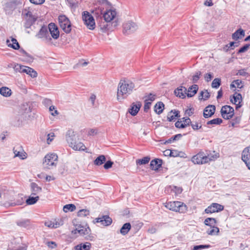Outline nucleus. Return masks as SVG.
<instances>
[{
	"label": "nucleus",
	"mask_w": 250,
	"mask_h": 250,
	"mask_svg": "<svg viewBox=\"0 0 250 250\" xmlns=\"http://www.w3.org/2000/svg\"><path fill=\"white\" fill-rule=\"evenodd\" d=\"M244 36L245 31L242 28H239L232 34V39L236 41L238 39H242Z\"/></svg>",
	"instance_id": "24"
},
{
	"label": "nucleus",
	"mask_w": 250,
	"mask_h": 250,
	"mask_svg": "<svg viewBox=\"0 0 250 250\" xmlns=\"http://www.w3.org/2000/svg\"><path fill=\"white\" fill-rule=\"evenodd\" d=\"M24 17L26 20L24 23V27L26 28H30L36 21L37 19L33 15L31 11H27L24 14Z\"/></svg>",
	"instance_id": "10"
},
{
	"label": "nucleus",
	"mask_w": 250,
	"mask_h": 250,
	"mask_svg": "<svg viewBox=\"0 0 250 250\" xmlns=\"http://www.w3.org/2000/svg\"><path fill=\"white\" fill-rule=\"evenodd\" d=\"M89 214V211L85 209H82L78 212V216L79 217H85Z\"/></svg>",
	"instance_id": "48"
},
{
	"label": "nucleus",
	"mask_w": 250,
	"mask_h": 250,
	"mask_svg": "<svg viewBox=\"0 0 250 250\" xmlns=\"http://www.w3.org/2000/svg\"><path fill=\"white\" fill-rule=\"evenodd\" d=\"M163 161L161 159H155L150 162V167L152 170H158L162 166Z\"/></svg>",
	"instance_id": "20"
},
{
	"label": "nucleus",
	"mask_w": 250,
	"mask_h": 250,
	"mask_svg": "<svg viewBox=\"0 0 250 250\" xmlns=\"http://www.w3.org/2000/svg\"><path fill=\"white\" fill-rule=\"evenodd\" d=\"M210 97V94L208 91V90H205V91H202L199 94V100H207Z\"/></svg>",
	"instance_id": "36"
},
{
	"label": "nucleus",
	"mask_w": 250,
	"mask_h": 250,
	"mask_svg": "<svg viewBox=\"0 0 250 250\" xmlns=\"http://www.w3.org/2000/svg\"><path fill=\"white\" fill-rule=\"evenodd\" d=\"M0 94L4 97H10L12 94L11 90L7 87H2L0 88Z\"/></svg>",
	"instance_id": "31"
},
{
	"label": "nucleus",
	"mask_w": 250,
	"mask_h": 250,
	"mask_svg": "<svg viewBox=\"0 0 250 250\" xmlns=\"http://www.w3.org/2000/svg\"><path fill=\"white\" fill-rule=\"evenodd\" d=\"M242 160L250 170V146L246 147L242 151Z\"/></svg>",
	"instance_id": "13"
},
{
	"label": "nucleus",
	"mask_w": 250,
	"mask_h": 250,
	"mask_svg": "<svg viewBox=\"0 0 250 250\" xmlns=\"http://www.w3.org/2000/svg\"><path fill=\"white\" fill-rule=\"evenodd\" d=\"M66 140L69 146L72 148L74 145L76 144L77 140V136L74 131L72 130H68L66 134Z\"/></svg>",
	"instance_id": "14"
},
{
	"label": "nucleus",
	"mask_w": 250,
	"mask_h": 250,
	"mask_svg": "<svg viewBox=\"0 0 250 250\" xmlns=\"http://www.w3.org/2000/svg\"><path fill=\"white\" fill-rule=\"evenodd\" d=\"M213 78V76L211 73H207L205 76V79L207 82L210 81Z\"/></svg>",
	"instance_id": "64"
},
{
	"label": "nucleus",
	"mask_w": 250,
	"mask_h": 250,
	"mask_svg": "<svg viewBox=\"0 0 250 250\" xmlns=\"http://www.w3.org/2000/svg\"><path fill=\"white\" fill-rule=\"evenodd\" d=\"M124 32L127 34L135 32L138 28L137 24L132 21L125 23L123 25Z\"/></svg>",
	"instance_id": "12"
},
{
	"label": "nucleus",
	"mask_w": 250,
	"mask_h": 250,
	"mask_svg": "<svg viewBox=\"0 0 250 250\" xmlns=\"http://www.w3.org/2000/svg\"><path fill=\"white\" fill-rule=\"evenodd\" d=\"M155 99V95L152 94L151 93H150L147 97V99L145 100H148L149 102L152 103L153 101H154Z\"/></svg>",
	"instance_id": "60"
},
{
	"label": "nucleus",
	"mask_w": 250,
	"mask_h": 250,
	"mask_svg": "<svg viewBox=\"0 0 250 250\" xmlns=\"http://www.w3.org/2000/svg\"><path fill=\"white\" fill-rule=\"evenodd\" d=\"M57 160L58 156L56 154H48L45 156L43 163L45 164L47 168H50L51 166H56Z\"/></svg>",
	"instance_id": "9"
},
{
	"label": "nucleus",
	"mask_w": 250,
	"mask_h": 250,
	"mask_svg": "<svg viewBox=\"0 0 250 250\" xmlns=\"http://www.w3.org/2000/svg\"><path fill=\"white\" fill-rule=\"evenodd\" d=\"M11 42H12V44L9 43V42H10L9 40H7L6 42L8 46L11 47L12 48L16 50L20 49V45L16 39L12 38Z\"/></svg>",
	"instance_id": "30"
},
{
	"label": "nucleus",
	"mask_w": 250,
	"mask_h": 250,
	"mask_svg": "<svg viewBox=\"0 0 250 250\" xmlns=\"http://www.w3.org/2000/svg\"><path fill=\"white\" fill-rule=\"evenodd\" d=\"M17 225L23 228H26L30 225V220L28 219H22L16 222Z\"/></svg>",
	"instance_id": "28"
},
{
	"label": "nucleus",
	"mask_w": 250,
	"mask_h": 250,
	"mask_svg": "<svg viewBox=\"0 0 250 250\" xmlns=\"http://www.w3.org/2000/svg\"><path fill=\"white\" fill-rule=\"evenodd\" d=\"M31 189L32 191L31 195H36L37 194L40 193L42 191V188L41 187H39L36 183H31L30 184Z\"/></svg>",
	"instance_id": "25"
},
{
	"label": "nucleus",
	"mask_w": 250,
	"mask_h": 250,
	"mask_svg": "<svg viewBox=\"0 0 250 250\" xmlns=\"http://www.w3.org/2000/svg\"><path fill=\"white\" fill-rule=\"evenodd\" d=\"M221 85V79L219 78H215L213 80L211 83V86L213 88H217Z\"/></svg>",
	"instance_id": "46"
},
{
	"label": "nucleus",
	"mask_w": 250,
	"mask_h": 250,
	"mask_svg": "<svg viewBox=\"0 0 250 250\" xmlns=\"http://www.w3.org/2000/svg\"><path fill=\"white\" fill-rule=\"evenodd\" d=\"M165 206L170 210L178 212L180 213L186 212L188 209L187 206L184 203L179 201L166 203Z\"/></svg>",
	"instance_id": "4"
},
{
	"label": "nucleus",
	"mask_w": 250,
	"mask_h": 250,
	"mask_svg": "<svg viewBox=\"0 0 250 250\" xmlns=\"http://www.w3.org/2000/svg\"><path fill=\"white\" fill-rule=\"evenodd\" d=\"M36 37L40 39L44 38L45 40L47 41H50L51 40V38L48 32V28L44 26H42L38 33L36 35Z\"/></svg>",
	"instance_id": "17"
},
{
	"label": "nucleus",
	"mask_w": 250,
	"mask_h": 250,
	"mask_svg": "<svg viewBox=\"0 0 250 250\" xmlns=\"http://www.w3.org/2000/svg\"><path fill=\"white\" fill-rule=\"evenodd\" d=\"M187 91V89L185 87L180 86L175 89L174 93L177 97L182 99H184L186 98Z\"/></svg>",
	"instance_id": "19"
},
{
	"label": "nucleus",
	"mask_w": 250,
	"mask_h": 250,
	"mask_svg": "<svg viewBox=\"0 0 250 250\" xmlns=\"http://www.w3.org/2000/svg\"><path fill=\"white\" fill-rule=\"evenodd\" d=\"M250 46V44H246L239 49V50L238 51V53H242L247 51L249 49Z\"/></svg>",
	"instance_id": "54"
},
{
	"label": "nucleus",
	"mask_w": 250,
	"mask_h": 250,
	"mask_svg": "<svg viewBox=\"0 0 250 250\" xmlns=\"http://www.w3.org/2000/svg\"><path fill=\"white\" fill-rule=\"evenodd\" d=\"M223 120L221 118H216L212 119L210 121H208L207 123V124L208 125H220L221 123H222Z\"/></svg>",
	"instance_id": "45"
},
{
	"label": "nucleus",
	"mask_w": 250,
	"mask_h": 250,
	"mask_svg": "<svg viewBox=\"0 0 250 250\" xmlns=\"http://www.w3.org/2000/svg\"><path fill=\"white\" fill-rule=\"evenodd\" d=\"M175 126L178 128H184L186 127L185 125H184L182 121H177L175 124Z\"/></svg>",
	"instance_id": "55"
},
{
	"label": "nucleus",
	"mask_w": 250,
	"mask_h": 250,
	"mask_svg": "<svg viewBox=\"0 0 250 250\" xmlns=\"http://www.w3.org/2000/svg\"><path fill=\"white\" fill-rule=\"evenodd\" d=\"M97 4H98V10L100 12L104 8V7L106 9L109 8L110 7V2L107 0H96Z\"/></svg>",
	"instance_id": "22"
},
{
	"label": "nucleus",
	"mask_w": 250,
	"mask_h": 250,
	"mask_svg": "<svg viewBox=\"0 0 250 250\" xmlns=\"http://www.w3.org/2000/svg\"><path fill=\"white\" fill-rule=\"evenodd\" d=\"M180 117V111L176 110H171L167 115V120L169 122L174 121L176 118Z\"/></svg>",
	"instance_id": "21"
},
{
	"label": "nucleus",
	"mask_w": 250,
	"mask_h": 250,
	"mask_svg": "<svg viewBox=\"0 0 250 250\" xmlns=\"http://www.w3.org/2000/svg\"><path fill=\"white\" fill-rule=\"evenodd\" d=\"M169 155L172 157H177L180 156V153L176 150H171L169 151Z\"/></svg>",
	"instance_id": "62"
},
{
	"label": "nucleus",
	"mask_w": 250,
	"mask_h": 250,
	"mask_svg": "<svg viewBox=\"0 0 250 250\" xmlns=\"http://www.w3.org/2000/svg\"><path fill=\"white\" fill-rule=\"evenodd\" d=\"M234 110L230 105L223 106L221 109V113L222 117L225 120H229L234 116Z\"/></svg>",
	"instance_id": "8"
},
{
	"label": "nucleus",
	"mask_w": 250,
	"mask_h": 250,
	"mask_svg": "<svg viewBox=\"0 0 250 250\" xmlns=\"http://www.w3.org/2000/svg\"><path fill=\"white\" fill-rule=\"evenodd\" d=\"M211 247L209 245H200L194 246L192 250H201L204 249H208Z\"/></svg>",
	"instance_id": "47"
},
{
	"label": "nucleus",
	"mask_w": 250,
	"mask_h": 250,
	"mask_svg": "<svg viewBox=\"0 0 250 250\" xmlns=\"http://www.w3.org/2000/svg\"><path fill=\"white\" fill-rule=\"evenodd\" d=\"M91 248V244L88 242L81 243L75 246L76 250H89Z\"/></svg>",
	"instance_id": "29"
},
{
	"label": "nucleus",
	"mask_w": 250,
	"mask_h": 250,
	"mask_svg": "<svg viewBox=\"0 0 250 250\" xmlns=\"http://www.w3.org/2000/svg\"><path fill=\"white\" fill-rule=\"evenodd\" d=\"M56 108L55 107V106H53V105H51L49 107V110L50 111H53V110H55L54 112H52L51 113V115L55 116L56 115H57L59 114V112L58 111H57V110L55 109Z\"/></svg>",
	"instance_id": "61"
},
{
	"label": "nucleus",
	"mask_w": 250,
	"mask_h": 250,
	"mask_svg": "<svg viewBox=\"0 0 250 250\" xmlns=\"http://www.w3.org/2000/svg\"><path fill=\"white\" fill-rule=\"evenodd\" d=\"M76 209V206L72 204L65 205L63 206V210L65 212H67L68 211H73Z\"/></svg>",
	"instance_id": "41"
},
{
	"label": "nucleus",
	"mask_w": 250,
	"mask_h": 250,
	"mask_svg": "<svg viewBox=\"0 0 250 250\" xmlns=\"http://www.w3.org/2000/svg\"><path fill=\"white\" fill-rule=\"evenodd\" d=\"M44 225L45 226L49 228H55V224L54 221H48L45 222Z\"/></svg>",
	"instance_id": "58"
},
{
	"label": "nucleus",
	"mask_w": 250,
	"mask_h": 250,
	"mask_svg": "<svg viewBox=\"0 0 250 250\" xmlns=\"http://www.w3.org/2000/svg\"><path fill=\"white\" fill-rule=\"evenodd\" d=\"M233 83H234L236 87L239 88H242L243 87V85H241L242 81L240 80H236L233 81Z\"/></svg>",
	"instance_id": "59"
},
{
	"label": "nucleus",
	"mask_w": 250,
	"mask_h": 250,
	"mask_svg": "<svg viewBox=\"0 0 250 250\" xmlns=\"http://www.w3.org/2000/svg\"><path fill=\"white\" fill-rule=\"evenodd\" d=\"M101 15L97 18V22L101 30L103 32L112 30V27H116L118 25V22L115 21H112L116 15L115 10L106 9L105 12H100Z\"/></svg>",
	"instance_id": "1"
},
{
	"label": "nucleus",
	"mask_w": 250,
	"mask_h": 250,
	"mask_svg": "<svg viewBox=\"0 0 250 250\" xmlns=\"http://www.w3.org/2000/svg\"><path fill=\"white\" fill-rule=\"evenodd\" d=\"M233 100L232 99H230V101L232 103L234 104H236L237 101H242V95L240 93H235L233 96Z\"/></svg>",
	"instance_id": "43"
},
{
	"label": "nucleus",
	"mask_w": 250,
	"mask_h": 250,
	"mask_svg": "<svg viewBox=\"0 0 250 250\" xmlns=\"http://www.w3.org/2000/svg\"><path fill=\"white\" fill-rule=\"evenodd\" d=\"M240 121V118L239 117H235L234 119H233L231 121V125L234 126L235 125L239 124Z\"/></svg>",
	"instance_id": "63"
},
{
	"label": "nucleus",
	"mask_w": 250,
	"mask_h": 250,
	"mask_svg": "<svg viewBox=\"0 0 250 250\" xmlns=\"http://www.w3.org/2000/svg\"><path fill=\"white\" fill-rule=\"evenodd\" d=\"M72 148L75 150H82L83 151L86 149L85 146L81 142L78 144L76 143L73 146Z\"/></svg>",
	"instance_id": "38"
},
{
	"label": "nucleus",
	"mask_w": 250,
	"mask_h": 250,
	"mask_svg": "<svg viewBox=\"0 0 250 250\" xmlns=\"http://www.w3.org/2000/svg\"><path fill=\"white\" fill-rule=\"evenodd\" d=\"M83 20L87 27L89 29L93 30L95 27V22L92 16L87 11H84L82 15Z\"/></svg>",
	"instance_id": "7"
},
{
	"label": "nucleus",
	"mask_w": 250,
	"mask_h": 250,
	"mask_svg": "<svg viewBox=\"0 0 250 250\" xmlns=\"http://www.w3.org/2000/svg\"><path fill=\"white\" fill-rule=\"evenodd\" d=\"M182 135L181 134H178L174 136H173L170 138L168 139L166 141L164 144H170L171 142H173L174 141H176L177 140L180 139L182 137Z\"/></svg>",
	"instance_id": "42"
},
{
	"label": "nucleus",
	"mask_w": 250,
	"mask_h": 250,
	"mask_svg": "<svg viewBox=\"0 0 250 250\" xmlns=\"http://www.w3.org/2000/svg\"><path fill=\"white\" fill-rule=\"evenodd\" d=\"M150 157H145L141 159H138L136 160V164L137 165H145L146 164H147L149 161H150Z\"/></svg>",
	"instance_id": "44"
},
{
	"label": "nucleus",
	"mask_w": 250,
	"mask_h": 250,
	"mask_svg": "<svg viewBox=\"0 0 250 250\" xmlns=\"http://www.w3.org/2000/svg\"><path fill=\"white\" fill-rule=\"evenodd\" d=\"M113 164V162L111 161H107V162H105L104 165V167L105 169H108L110 168H111L112 167V165Z\"/></svg>",
	"instance_id": "57"
},
{
	"label": "nucleus",
	"mask_w": 250,
	"mask_h": 250,
	"mask_svg": "<svg viewBox=\"0 0 250 250\" xmlns=\"http://www.w3.org/2000/svg\"><path fill=\"white\" fill-rule=\"evenodd\" d=\"M90 231V230L89 227L87 228H84L83 227H79L78 228H77L74 230V233H76L77 232H78L81 235H85L86 234H88Z\"/></svg>",
	"instance_id": "34"
},
{
	"label": "nucleus",
	"mask_w": 250,
	"mask_h": 250,
	"mask_svg": "<svg viewBox=\"0 0 250 250\" xmlns=\"http://www.w3.org/2000/svg\"><path fill=\"white\" fill-rule=\"evenodd\" d=\"M19 49V52L21 53H22L24 56L26 57V60L28 62H32L34 58L33 57L28 54L26 51H25L23 48H20Z\"/></svg>",
	"instance_id": "40"
},
{
	"label": "nucleus",
	"mask_w": 250,
	"mask_h": 250,
	"mask_svg": "<svg viewBox=\"0 0 250 250\" xmlns=\"http://www.w3.org/2000/svg\"><path fill=\"white\" fill-rule=\"evenodd\" d=\"M60 27L66 33H69L71 30V24L69 20L65 15H61L58 18Z\"/></svg>",
	"instance_id": "5"
},
{
	"label": "nucleus",
	"mask_w": 250,
	"mask_h": 250,
	"mask_svg": "<svg viewBox=\"0 0 250 250\" xmlns=\"http://www.w3.org/2000/svg\"><path fill=\"white\" fill-rule=\"evenodd\" d=\"M224 206L218 203H212L209 206L206 208L205 212L206 213H212L218 212L224 209Z\"/></svg>",
	"instance_id": "11"
},
{
	"label": "nucleus",
	"mask_w": 250,
	"mask_h": 250,
	"mask_svg": "<svg viewBox=\"0 0 250 250\" xmlns=\"http://www.w3.org/2000/svg\"><path fill=\"white\" fill-rule=\"evenodd\" d=\"M94 223H101L104 226H109L112 222V219L108 215H103L101 217L96 218Z\"/></svg>",
	"instance_id": "15"
},
{
	"label": "nucleus",
	"mask_w": 250,
	"mask_h": 250,
	"mask_svg": "<svg viewBox=\"0 0 250 250\" xmlns=\"http://www.w3.org/2000/svg\"><path fill=\"white\" fill-rule=\"evenodd\" d=\"M134 87V83L130 81L121 79L118 85L117 100L121 101L126 98L132 92Z\"/></svg>",
	"instance_id": "2"
},
{
	"label": "nucleus",
	"mask_w": 250,
	"mask_h": 250,
	"mask_svg": "<svg viewBox=\"0 0 250 250\" xmlns=\"http://www.w3.org/2000/svg\"><path fill=\"white\" fill-rule=\"evenodd\" d=\"M164 104L162 102L157 103L154 107V111L158 114H160L162 113L164 109Z\"/></svg>",
	"instance_id": "27"
},
{
	"label": "nucleus",
	"mask_w": 250,
	"mask_h": 250,
	"mask_svg": "<svg viewBox=\"0 0 250 250\" xmlns=\"http://www.w3.org/2000/svg\"><path fill=\"white\" fill-rule=\"evenodd\" d=\"M13 152H14V153L15 154V157H19L21 158L22 159H24V158H26V157L25 156L24 154L23 155L24 157H23L22 156L23 153L22 152H21L20 151H18L17 150H16L15 147L13 148Z\"/></svg>",
	"instance_id": "50"
},
{
	"label": "nucleus",
	"mask_w": 250,
	"mask_h": 250,
	"mask_svg": "<svg viewBox=\"0 0 250 250\" xmlns=\"http://www.w3.org/2000/svg\"><path fill=\"white\" fill-rule=\"evenodd\" d=\"M131 229V225L130 223H126L123 225L121 229H120V233L123 235H125Z\"/></svg>",
	"instance_id": "32"
},
{
	"label": "nucleus",
	"mask_w": 250,
	"mask_h": 250,
	"mask_svg": "<svg viewBox=\"0 0 250 250\" xmlns=\"http://www.w3.org/2000/svg\"><path fill=\"white\" fill-rule=\"evenodd\" d=\"M48 28L51 35V37L54 39H57L60 36V32L57 25L53 22H51L48 24Z\"/></svg>",
	"instance_id": "16"
},
{
	"label": "nucleus",
	"mask_w": 250,
	"mask_h": 250,
	"mask_svg": "<svg viewBox=\"0 0 250 250\" xmlns=\"http://www.w3.org/2000/svg\"><path fill=\"white\" fill-rule=\"evenodd\" d=\"M216 223L217 221L216 219L214 218H207L204 221V224L206 226H208L210 227L215 226Z\"/></svg>",
	"instance_id": "35"
},
{
	"label": "nucleus",
	"mask_w": 250,
	"mask_h": 250,
	"mask_svg": "<svg viewBox=\"0 0 250 250\" xmlns=\"http://www.w3.org/2000/svg\"><path fill=\"white\" fill-rule=\"evenodd\" d=\"M15 69L16 71L21 73H25L30 75L32 78H36L37 76V73L33 68L24 65L17 64L15 66Z\"/></svg>",
	"instance_id": "6"
},
{
	"label": "nucleus",
	"mask_w": 250,
	"mask_h": 250,
	"mask_svg": "<svg viewBox=\"0 0 250 250\" xmlns=\"http://www.w3.org/2000/svg\"><path fill=\"white\" fill-rule=\"evenodd\" d=\"M198 90V86L197 84H193L191 86L189 87L188 89V92L187 93V95L188 97H193L196 93Z\"/></svg>",
	"instance_id": "26"
},
{
	"label": "nucleus",
	"mask_w": 250,
	"mask_h": 250,
	"mask_svg": "<svg viewBox=\"0 0 250 250\" xmlns=\"http://www.w3.org/2000/svg\"><path fill=\"white\" fill-rule=\"evenodd\" d=\"M39 199V197L37 196L36 197L29 196L26 200V203L27 205H33L35 204Z\"/></svg>",
	"instance_id": "39"
},
{
	"label": "nucleus",
	"mask_w": 250,
	"mask_h": 250,
	"mask_svg": "<svg viewBox=\"0 0 250 250\" xmlns=\"http://www.w3.org/2000/svg\"><path fill=\"white\" fill-rule=\"evenodd\" d=\"M210 229H208L207 232L208 235H218L219 232V229L217 227L213 226Z\"/></svg>",
	"instance_id": "37"
},
{
	"label": "nucleus",
	"mask_w": 250,
	"mask_h": 250,
	"mask_svg": "<svg viewBox=\"0 0 250 250\" xmlns=\"http://www.w3.org/2000/svg\"><path fill=\"white\" fill-rule=\"evenodd\" d=\"M54 224H55V229L59 228L60 226L63 224V221L62 219H58V220H54Z\"/></svg>",
	"instance_id": "51"
},
{
	"label": "nucleus",
	"mask_w": 250,
	"mask_h": 250,
	"mask_svg": "<svg viewBox=\"0 0 250 250\" xmlns=\"http://www.w3.org/2000/svg\"><path fill=\"white\" fill-rule=\"evenodd\" d=\"M183 123H184V125H185L186 127L189 126L191 125V122L188 117L187 118H183L182 119Z\"/></svg>",
	"instance_id": "56"
},
{
	"label": "nucleus",
	"mask_w": 250,
	"mask_h": 250,
	"mask_svg": "<svg viewBox=\"0 0 250 250\" xmlns=\"http://www.w3.org/2000/svg\"><path fill=\"white\" fill-rule=\"evenodd\" d=\"M191 126L194 130H196L202 128V125L200 123L195 122L191 124Z\"/></svg>",
	"instance_id": "52"
},
{
	"label": "nucleus",
	"mask_w": 250,
	"mask_h": 250,
	"mask_svg": "<svg viewBox=\"0 0 250 250\" xmlns=\"http://www.w3.org/2000/svg\"><path fill=\"white\" fill-rule=\"evenodd\" d=\"M141 106V104L139 102L137 104L133 103L131 108L129 109V112L132 116H135L139 112Z\"/></svg>",
	"instance_id": "23"
},
{
	"label": "nucleus",
	"mask_w": 250,
	"mask_h": 250,
	"mask_svg": "<svg viewBox=\"0 0 250 250\" xmlns=\"http://www.w3.org/2000/svg\"><path fill=\"white\" fill-rule=\"evenodd\" d=\"M151 103L148 101V100L145 101V104L144 106V110L145 112H147L150 108Z\"/></svg>",
	"instance_id": "53"
},
{
	"label": "nucleus",
	"mask_w": 250,
	"mask_h": 250,
	"mask_svg": "<svg viewBox=\"0 0 250 250\" xmlns=\"http://www.w3.org/2000/svg\"><path fill=\"white\" fill-rule=\"evenodd\" d=\"M202 73L200 71H197L195 73V75L192 77V81L193 83H196L199 80Z\"/></svg>",
	"instance_id": "49"
},
{
	"label": "nucleus",
	"mask_w": 250,
	"mask_h": 250,
	"mask_svg": "<svg viewBox=\"0 0 250 250\" xmlns=\"http://www.w3.org/2000/svg\"><path fill=\"white\" fill-rule=\"evenodd\" d=\"M218 157L219 155L218 153H216L213 155L209 154L206 155L203 152L201 151L192 157L191 161L195 164L202 165L213 161Z\"/></svg>",
	"instance_id": "3"
},
{
	"label": "nucleus",
	"mask_w": 250,
	"mask_h": 250,
	"mask_svg": "<svg viewBox=\"0 0 250 250\" xmlns=\"http://www.w3.org/2000/svg\"><path fill=\"white\" fill-rule=\"evenodd\" d=\"M106 162V158L104 155H101L98 156L94 161V164L96 166H101Z\"/></svg>",
	"instance_id": "33"
},
{
	"label": "nucleus",
	"mask_w": 250,
	"mask_h": 250,
	"mask_svg": "<svg viewBox=\"0 0 250 250\" xmlns=\"http://www.w3.org/2000/svg\"><path fill=\"white\" fill-rule=\"evenodd\" d=\"M215 109V106L214 105H208L204 110V117L205 118L211 117L214 114Z\"/></svg>",
	"instance_id": "18"
}]
</instances>
